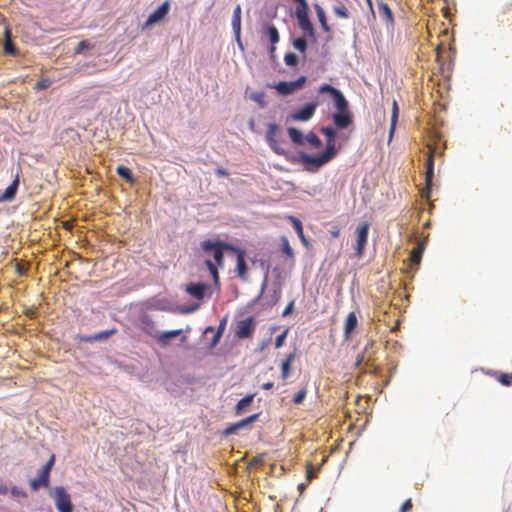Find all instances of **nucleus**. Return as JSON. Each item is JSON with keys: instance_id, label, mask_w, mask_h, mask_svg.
Instances as JSON below:
<instances>
[{"instance_id": "ddd939ff", "label": "nucleus", "mask_w": 512, "mask_h": 512, "mask_svg": "<svg viewBox=\"0 0 512 512\" xmlns=\"http://www.w3.org/2000/svg\"><path fill=\"white\" fill-rule=\"evenodd\" d=\"M258 417H259V413H256V414H253V415H251L245 419H242L236 423H233L225 429L224 433L226 435L235 434L238 430L245 428V427L249 426L250 424H252L253 422H255L258 419Z\"/></svg>"}, {"instance_id": "37998d69", "label": "nucleus", "mask_w": 512, "mask_h": 512, "mask_svg": "<svg viewBox=\"0 0 512 512\" xmlns=\"http://www.w3.org/2000/svg\"><path fill=\"white\" fill-rule=\"evenodd\" d=\"M306 394H307L306 387H303L302 389H300L293 397L294 404L299 405V404L303 403V401L306 397Z\"/></svg>"}, {"instance_id": "412c9836", "label": "nucleus", "mask_w": 512, "mask_h": 512, "mask_svg": "<svg viewBox=\"0 0 512 512\" xmlns=\"http://www.w3.org/2000/svg\"><path fill=\"white\" fill-rule=\"evenodd\" d=\"M18 184V178L14 179L13 182L6 188V190L0 194V202L12 201L16 196Z\"/></svg>"}, {"instance_id": "f257e3e1", "label": "nucleus", "mask_w": 512, "mask_h": 512, "mask_svg": "<svg viewBox=\"0 0 512 512\" xmlns=\"http://www.w3.org/2000/svg\"><path fill=\"white\" fill-rule=\"evenodd\" d=\"M209 252H212L215 264L210 259H207L205 261V265L213 277L214 284L216 286H220V278L217 268H222L224 266V251L220 246L218 247L215 245V247H212Z\"/></svg>"}, {"instance_id": "de8ad7c7", "label": "nucleus", "mask_w": 512, "mask_h": 512, "mask_svg": "<svg viewBox=\"0 0 512 512\" xmlns=\"http://www.w3.org/2000/svg\"><path fill=\"white\" fill-rule=\"evenodd\" d=\"M294 305H295V301L294 300H291L288 305L285 307V309L283 310L282 312V316L283 317H287L289 315H291L294 311Z\"/></svg>"}, {"instance_id": "aec40b11", "label": "nucleus", "mask_w": 512, "mask_h": 512, "mask_svg": "<svg viewBox=\"0 0 512 512\" xmlns=\"http://www.w3.org/2000/svg\"><path fill=\"white\" fill-rule=\"evenodd\" d=\"M182 333L181 329L178 330H170L166 332H159L157 333L155 340L160 344L161 346L168 345L169 341L171 339H174L178 337Z\"/></svg>"}, {"instance_id": "680f3d73", "label": "nucleus", "mask_w": 512, "mask_h": 512, "mask_svg": "<svg viewBox=\"0 0 512 512\" xmlns=\"http://www.w3.org/2000/svg\"><path fill=\"white\" fill-rule=\"evenodd\" d=\"M207 331H213V328H212V327H208V328L206 329V332H207Z\"/></svg>"}, {"instance_id": "7c9ffc66", "label": "nucleus", "mask_w": 512, "mask_h": 512, "mask_svg": "<svg viewBox=\"0 0 512 512\" xmlns=\"http://www.w3.org/2000/svg\"><path fill=\"white\" fill-rule=\"evenodd\" d=\"M254 394H250L238 401L235 407L237 415L241 414L246 408H248L253 402Z\"/></svg>"}, {"instance_id": "864d4df0", "label": "nucleus", "mask_w": 512, "mask_h": 512, "mask_svg": "<svg viewBox=\"0 0 512 512\" xmlns=\"http://www.w3.org/2000/svg\"><path fill=\"white\" fill-rule=\"evenodd\" d=\"M215 173L219 176V177H225V176H228V172L227 170H225L224 168L222 167H217L215 169Z\"/></svg>"}, {"instance_id": "393cba45", "label": "nucleus", "mask_w": 512, "mask_h": 512, "mask_svg": "<svg viewBox=\"0 0 512 512\" xmlns=\"http://www.w3.org/2000/svg\"><path fill=\"white\" fill-rule=\"evenodd\" d=\"M378 13L380 17L385 20L388 24L393 23V13L390 9V7L386 3H379L378 4Z\"/></svg>"}, {"instance_id": "f03ea898", "label": "nucleus", "mask_w": 512, "mask_h": 512, "mask_svg": "<svg viewBox=\"0 0 512 512\" xmlns=\"http://www.w3.org/2000/svg\"><path fill=\"white\" fill-rule=\"evenodd\" d=\"M297 3L295 15L298 20L299 27L310 35H314V28L309 20V7L306 0H293Z\"/></svg>"}, {"instance_id": "6ab92c4d", "label": "nucleus", "mask_w": 512, "mask_h": 512, "mask_svg": "<svg viewBox=\"0 0 512 512\" xmlns=\"http://www.w3.org/2000/svg\"><path fill=\"white\" fill-rule=\"evenodd\" d=\"M140 323H141V326H140L141 330L155 339V337L158 333V330L156 329L155 322L149 316L145 315V316L141 317Z\"/></svg>"}, {"instance_id": "20e7f679", "label": "nucleus", "mask_w": 512, "mask_h": 512, "mask_svg": "<svg viewBox=\"0 0 512 512\" xmlns=\"http://www.w3.org/2000/svg\"><path fill=\"white\" fill-rule=\"evenodd\" d=\"M428 155L426 159V172H425V188L422 190L421 195L423 198L429 199L431 194L432 180L434 176V148L428 146Z\"/></svg>"}, {"instance_id": "1a4fd4ad", "label": "nucleus", "mask_w": 512, "mask_h": 512, "mask_svg": "<svg viewBox=\"0 0 512 512\" xmlns=\"http://www.w3.org/2000/svg\"><path fill=\"white\" fill-rule=\"evenodd\" d=\"M370 224L368 222H364L359 225L356 229L357 240L355 245L356 255L361 257L364 253L365 246L368 241V233H369Z\"/></svg>"}, {"instance_id": "c85d7f7f", "label": "nucleus", "mask_w": 512, "mask_h": 512, "mask_svg": "<svg viewBox=\"0 0 512 512\" xmlns=\"http://www.w3.org/2000/svg\"><path fill=\"white\" fill-rule=\"evenodd\" d=\"M314 8L318 17V20L321 24L322 29L325 32H330V27L327 23L326 14L323 10V8L319 4H314Z\"/></svg>"}, {"instance_id": "dca6fc26", "label": "nucleus", "mask_w": 512, "mask_h": 512, "mask_svg": "<svg viewBox=\"0 0 512 512\" xmlns=\"http://www.w3.org/2000/svg\"><path fill=\"white\" fill-rule=\"evenodd\" d=\"M208 289H209L208 284L195 283V284L188 285L186 287V292L193 298H195L197 300H202L205 297Z\"/></svg>"}, {"instance_id": "a19ab883", "label": "nucleus", "mask_w": 512, "mask_h": 512, "mask_svg": "<svg viewBox=\"0 0 512 512\" xmlns=\"http://www.w3.org/2000/svg\"><path fill=\"white\" fill-rule=\"evenodd\" d=\"M497 380L503 386H511L512 385V373H501Z\"/></svg>"}, {"instance_id": "cd10ccee", "label": "nucleus", "mask_w": 512, "mask_h": 512, "mask_svg": "<svg viewBox=\"0 0 512 512\" xmlns=\"http://www.w3.org/2000/svg\"><path fill=\"white\" fill-rule=\"evenodd\" d=\"M295 358L294 354H289L281 364V378L286 380L290 373L291 364Z\"/></svg>"}, {"instance_id": "49530a36", "label": "nucleus", "mask_w": 512, "mask_h": 512, "mask_svg": "<svg viewBox=\"0 0 512 512\" xmlns=\"http://www.w3.org/2000/svg\"><path fill=\"white\" fill-rule=\"evenodd\" d=\"M288 334V329H286L282 334L278 335L275 339V347L280 348L286 339V336Z\"/></svg>"}, {"instance_id": "2f4dec72", "label": "nucleus", "mask_w": 512, "mask_h": 512, "mask_svg": "<svg viewBox=\"0 0 512 512\" xmlns=\"http://www.w3.org/2000/svg\"><path fill=\"white\" fill-rule=\"evenodd\" d=\"M116 173L122 177L123 179H125L127 182L129 183H134V178H133V175H132V172L131 170L124 166V165H119L117 168H116Z\"/></svg>"}, {"instance_id": "a18cd8bd", "label": "nucleus", "mask_w": 512, "mask_h": 512, "mask_svg": "<svg viewBox=\"0 0 512 512\" xmlns=\"http://www.w3.org/2000/svg\"><path fill=\"white\" fill-rule=\"evenodd\" d=\"M251 99L257 102L261 107H264L266 103L264 102V93H254L251 95Z\"/></svg>"}, {"instance_id": "f3484780", "label": "nucleus", "mask_w": 512, "mask_h": 512, "mask_svg": "<svg viewBox=\"0 0 512 512\" xmlns=\"http://www.w3.org/2000/svg\"><path fill=\"white\" fill-rule=\"evenodd\" d=\"M321 133L327 137L326 151H329L331 149V154L335 156V154H336V150H335L336 131H335V129L331 126H325V127L321 128Z\"/></svg>"}, {"instance_id": "5fc2aeb1", "label": "nucleus", "mask_w": 512, "mask_h": 512, "mask_svg": "<svg viewBox=\"0 0 512 512\" xmlns=\"http://www.w3.org/2000/svg\"><path fill=\"white\" fill-rule=\"evenodd\" d=\"M221 330L220 331H217V333L214 335L213 339H212V346L216 345L219 340H220V337H221Z\"/></svg>"}, {"instance_id": "2eb2a0df", "label": "nucleus", "mask_w": 512, "mask_h": 512, "mask_svg": "<svg viewBox=\"0 0 512 512\" xmlns=\"http://www.w3.org/2000/svg\"><path fill=\"white\" fill-rule=\"evenodd\" d=\"M216 246H220L222 248L223 251H233V252H236L238 254V251H243L242 249H239L231 244H228L226 242H223V241H213V240H205L201 243V247L202 249L205 251V252H209L210 249L212 247H215Z\"/></svg>"}, {"instance_id": "6e6d98bb", "label": "nucleus", "mask_w": 512, "mask_h": 512, "mask_svg": "<svg viewBox=\"0 0 512 512\" xmlns=\"http://www.w3.org/2000/svg\"><path fill=\"white\" fill-rule=\"evenodd\" d=\"M330 233L333 238H337L340 234V229L338 227H335L333 230L330 231Z\"/></svg>"}, {"instance_id": "5701e85b", "label": "nucleus", "mask_w": 512, "mask_h": 512, "mask_svg": "<svg viewBox=\"0 0 512 512\" xmlns=\"http://www.w3.org/2000/svg\"><path fill=\"white\" fill-rule=\"evenodd\" d=\"M399 117V107L396 100H393L392 102V113H391V123H390V129H389V141L392 139L393 134L396 129V124Z\"/></svg>"}, {"instance_id": "4d7b16f0", "label": "nucleus", "mask_w": 512, "mask_h": 512, "mask_svg": "<svg viewBox=\"0 0 512 512\" xmlns=\"http://www.w3.org/2000/svg\"><path fill=\"white\" fill-rule=\"evenodd\" d=\"M273 386H274L273 382H265L262 384V388L264 390H270L273 388Z\"/></svg>"}, {"instance_id": "72a5a7b5", "label": "nucleus", "mask_w": 512, "mask_h": 512, "mask_svg": "<svg viewBox=\"0 0 512 512\" xmlns=\"http://www.w3.org/2000/svg\"><path fill=\"white\" fill-rule=\"evenodd\" d=\"M3 49L6 54H9V55L16 54L15 46L12 42V39L10 37V32L8 30L5 31V41H4Z\"/></svg>"}, {"instance_id": "052dcab7", "label": "nucleus", "mask_w": 512, "mask_h": 512, "mask_svg": "<svg viewBox=\"0 0 512 512\" xmlns=\"http://www.w3.org/2000/svg\"><path fill=\"white\" fill-rule=\"evenodd\" d=\"M7 493V487L0 485V494H6Z\"/></svg>"}, {"instance_id": "3c124183", "label": "nucleus", "mask_w": 512, "mask_h": 512, "mask_svg": "<svg viewBox=\"0 0 512 512\" xmlns=\"http://www.w3.org/2000/svg\"><path fill=\"white\" fill-rule=\"evenodd\" d=\"M283 252L291 258L293 257V249L289 245L288 241H285L283 244Z\"/></svg>"}, {"instance_id": "bb28decb", "label": "nucleus", "mask_w": 512, "mask_h": 512, "mask_svg": "<svg viewBox=\"0 0 512 512\" xmlns=\"http://www.w3.org/2000/svg\"><path fill=\"white\" fill-rule=\"evenodd\" d=\"M270 42L272 43V46L270 48V53L273 54L276 50L274 44H276L279 41V33L277 28L274 25L267 26V32H266Z\"/></svg>"}, {"instance_id": "c756f323", "label": "nucleus", "mask_w": 512, "mask_h": 512, "mask_svg": "<svg viewBox=\"0 0 512 512\" xmlns=\"http://www.w3.org/2000/svg\"><path fill=\"white\" fill-rule=\"evenodd\" d=\"M288 135L293 143L297 145H303L305 141V136H303L302 132L297 128L290 127L288 128Z\"/></svg>"}, {"instance_id": "0eeeda50", "label": "nucleus", "mask_w": 512, "mask_h": 512, "mask_svg": "<svg viewBox=\"0 0 512 512\" xmlns=\"http://www.w3.org/2000/svg\"><path fill=\"white\" fill-rule=\"evenodd\" d=\"M306 81V76H300L295 81H280L274 86V88L280 95L286 96L300 90L305 85Z\"/></svg>"}, {"instance_id": "39448f33", "label": "nucleus", "mask_w": 512, "mask_h": 512, "mask_svg": "<svg viewBox=\"0 0 512 512\" xmlns=\"http://www.w3.org/2000/svg\"><path fill=\"white\" fill-rule=\"evenodd\" d=\"M334 155L331 154V149L329 151H324L318 156H311L308 154H303L301 159L305 165L308 166L309 170H317L324 164L328 163Z\"/></svg>"}, {"instance_id": "4be33fe9", "label": "nucleus", "mask_w": 512, "mask_h": 512, "mask_svg": "<svg viewBox=\"0 0 512 512\" xmlns=\"http://www.w3.org/2000/svg\"><path fill=\"white\" fill-rule=\"evenodd\" d=\"M236 270H237L238 276L241 279L246 278L248 268H247V265L245 262V251H238Z\"/></svg>"}, {"instance_id": "ea45409f", "label": "nucleus", "mask_w": 512, "mask_h": 512, "mask_svg": "<svg viewBox=\"0 0 512 512\" xmlns=\"http://www.w3.org/2000/svg\"><path fill=\"white\" fill-rule=\"evenodd\" d=\"M333 11L340 18H343V19L349 18V11L345 5L334 6Z\"/></svg>"}, {"instance_id": "473e14b6", "label": "nucleus", "mask_w": 512, "mask_h": 512, "mask_svg": "<svg viewBox=\"0 0 512 512\" xmlns=\"http://www.w3.org/2000/svg\"><path fill=\"white\" fill-rule=\"evenodd\" d=\"M116 329L113 328L111 330H105V331H101L99 333H96L90 337L87 338V341H101V340H105L107 338H109L110 336H112L113 334L116 333Z\"/></svg>"}, {"instance_id": "a878e982", "label": "nucleus", "mask_w": 512, "mask_h": 512, "mask_svg": "<svg viewBox=\"0 0 512 512\" xmlns=\"http://www.w3.org/2000/svg\"><path fill=\"white\" fill-rule=\"evenodd\" d=\"M232 27L237 36L240 35L241 31V6L237 5L233 11L232 16Z\"/></svg>"}, {"instance_id": "e433bc0d", "label": "nucleus", "mask_w": 512, "mask_h": 512, "mask_svg": "<svg viewBox=\"0 0 512 512\" xmlns=\"http://www.w3.org/2000/svg\"><path fill=\"white\" fill-rule=\"evenodd\" d=\"M305 140L310 143L315 148H320L322 146V141L320 138L313 132H309L305 136Z\"/></svg>"}, {"instance_id": "13d9d810", "label": "nucleus", "mask_w": 512, "mask_h": 512, "mask_svg": "<svg viewBox=\"0 0 512 512\" xmlns=\"http://www.w3.org/2000/svg\"><path fill=\"white\" fill-rule=\"evenodd\" d=\"M225 325H226V320L224 319V320H222V321H221V323H220V325H219V328H218V331H220V330H221V334H222V333H223V331H224Z\"/></svg>"}, {"instance_id": "f8f14e48", "label": "nucleus", "mask_w": 512, "mask_h": 512, "mask_svg": "<svg viewBox=\"0 0 512 512\" xmlns=\"http://www.w3.org/2000/svg\"><path fill=\"white\" fill-rule=\"evenodd\" d=\"M279 132V126L275 123H271L268 125L266 140L270 146V148L278 155H283L285 153L284 149L281 148L277 141V134Z\"/></svg>"}, {"instance_id": "bf43d9fd", "label": "nucleus", "mask_w": 512, "mask_h": 512, "mask_svg": "<svg viewBox=\"0 0 512 512\" xmlns=\"http://www.w3.org/2000/svg\"><path fill=\"white\" fill-rule=\"evenodd\" d=\"M198 307H199V304H196V305L192 306L191 308L186 309L185 312L188 313V312L195 311L196 309H198Z\"/></svg>"}, {"instance_id": "603ef678", "label": "nucleus", "mask_w": 512, "mask_h": 512, "mask_svg": "<svg viewBox=\"0 0 512 512\" xmlns=\"http://www.w3.org/2000/svg\"><path fill=\"white\" fill-rule=\"evenodd\" d=\"M306 476L309 481H311L312 478L314 477L313 467L312 464L310 463L307 466Z\"/></svg>"}, {"instance_id": "a211bd4d", "label": "nucleus", "mask_w": 512, "mask_h": 512, "mask_svg": "<svg viewBox=\"0 0 512 512\" xmlns=\"http://www.w3.org/2000/svg\"><path fill=\"white\" fill-rule=\"evenodd\" d=\"M358 325V320L355 312H350L344 323V337L345 339H349L352 335V333L355 331L356 327Z\"/></svg>"}, {"instance_id": "423d86ee", "label": "nucleus", "mask_w": 512, "mask_h": 512, "mask_svg": "<svg viewBox=\"0 0 512 512\" xmlns=\"http://www.w3.org/2000/svg\"><path fill=\"white\" fill-rule=\"evenodd\" d=\"M256 328V320L253 316L239 320L236 324L235 336L239 339L250 338Z\"/></svg>"}, {"instance_id": "09e8293b", "label": "nucleus", "mask_w": 512, "mask_h": 512, "mask_svg": "<svg viewBox=\"0 0 512 512\" xmlns=\"http://www.w3.org/2000/svg\"><path fill=\"white\" fill-rule=\"evenodd\" d=\"M50 85H51V80L46 78V79H42V80L38 81L36 84V88L38 90H43V89L48 88Z\"/></svg>"}, {"instance_id": "7ed1b4c3", "label": "nucleus", "mask_w": 512, "mask_h": 512, "mask_svg": "<svg viewBox=\"0 0 512 512\" xmlns=\"http://www.w3.org/2000/svg\"><path fill=\"white\" fill-rule=\"evenodd\" d=\"M58 512H73V505L69 493L62 486H57L52 494Z\"/></svg>"}, {"instance_id": "b1692460", "label": "nucleus", "mask_w": 512, "mask_h": 512, "mask_svg": "<svg viewBox=\"0 0 512 512\" xmlns=\"http://www.w3.org/2000/svg\"><path fill=\"white\" fill-rule=\"evenodd\" d=\"M334 106L337 112H343L349 110V104L341 91H339L334 97Z\"/></svg>"}, {"instance_id": "58836bf2", "label": "nucleus", "mask_w": 512, "mask_h": 512, "mask_svg": "<svg viewBox=\"0 0 512 512\" xmlns=\"http://www.w3.org/2000/svg\"><path fill=\"white\" fill-rule=\"evenodd\" d=\"M284 62L287 66H296L299 62L298 56L295 53L289 52L284 56Z\"/></svg>"}, {"instance_id": "c03bdc74", "label": "nucleus", "mask_w": 512, "mask_h": 512, "mask_svg": "<svg viewBox=\"0 0 512 512\" xmlns=\"http://www.w3.org/2000/svg\"><path fill=\"white\" fill-rule=\"evenodd\" d=\"M90 48H92V45L88 41L82 40L78 43L77 47L75 48V54H80L85 49H90Z\"/></svg>"}, {"instance_id": "4468645a", "label": "nucleus", "mask_w": 512, "mask_h": 512, "mask_svg": "<svg viewBox=\"0 0 512 512\" xmlns=\"http://www.w3.org/2000/svg\"><path fill=\"white\" fill-rule=\"evenodd\" d=\"M333 122L339 129H345L353 122V116L349 110L333 114Z\"/></svg>"}, {"instance_id": "79ce46f5", "label": "nucleus", "mask_w": 512, "mask_h": 512, "mask_svg": "<svg viewBox=\"0 0 512 512\" xmlns=\"http://www.w3.org/2000/svg\"><path fill=\"white\" fill-rule=\"evenodd\" d=\"M319 93H329L332 97H334L340 90L334 88L333 86L329 84H322L319 89Z\"/></svg>"}, {"instance_id": "6e6552de", "label": "nucleus", "mask_w": 512, "mask_h": 512, "mask_svg": "<svg viewBox=\"0 0 512 512\" xmlns=\"http://www.w3.org/2000/svg\"><path fill=\"white\" fill-rule=\"evenodd\" d=\"M55 462V454L49 453V459L42 467L37 478H34V490L40 486H49V474Z\"/></svg>"}, {"instance_id": "f704fd0d", "label": "nucleus", "mask_w": 512, "mask_h": 512, "mask_svg": "<svg viewBox=\"0 0 512 512\" xmlns=\"http://www.w3.org/2000/svg\"><path fill=\"white\" fill-rule=\"evenodd\" d=\"M289 220L291 221L294 229L296 230L298 236L301 238V240L304 242V243H307L306 242V239H305V236H304V232H303V226H302V223L300 220H298L297 218L293 217V216H290L289 217Z\"/></svg>"}, {"instance_id": "c9c22d12", "label": "nucleus", "mask_w": 512, "mask_h": 512, "mask_svg": "<svg viewBox=\"0 0 512 512\" xmlns=\"http://www.w3.org/2000/svg\"><path fill=\"white\" fill-rule=\"evenodd\" d=\"M422 252H423V247L421 245H419L418 247L414 248L411 251V254H410V261L413 264L418 265L420 263V261H421Z\"/></svg>"}, {"instance_id": "9d476101", "label": "nucleus", "mask_w": 512, "mask_h": 512, "mask_svg": "<svg viewBox=\"0 0 512 512\" xmlns=\"http://www.w3.org/2000/svg\"><path fill=\"white\" fill-rule=\"evenodd\" d=\"M170 10V2L164 1L153 13L149 15L146 22L142 26V30L147 29L155 23L162 21Z\"/></svg>"}, {"instance_id": "9b49d317", "label": "nucleus", "mask_w": 512, "mask_h": 512, "mask_svg": "<svg viewBox=\"0 0 512 512\" xmlns=\"http://www.w3.org/2000/svg\"><path fill=\"white\" fill-rule=\"evenodd\" d=\"M317 107V102L307 103L302 108L292 112L290 117L294 121H308L315 114Z\"/></svg>"}, {"instance_id": "8fccbe9b", "label": "nucleus", "mask_w": 512, "mask_h": 512, "mask_svg": "<svg viewBox=\"0 0 512 512\" xmlns=\"http://www.w3.org/2000/svg\"><path fill=\"white\" fill-rule=\"evenodd\" d=\"M413 508L412 500L407 499L401 506L400 512H410Z\"/></svg>"}, {"instance_id": "4c0bfd02", "label": "nucleus", "mask_w": 512, "mask_h": 512, "mask_svg": "<svg viewBox=\"0 0 512 512\" xmlns=\"http://www.w3.org/2000/svg\"><path fill=\"white\" fill-rule=\"evenodd\" d=\"M293 46L298 51L304 53L307 49V41H306L305 37H299V38L294 39Z\"/></svg>"}]
</instances>
